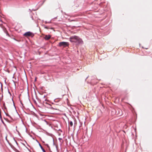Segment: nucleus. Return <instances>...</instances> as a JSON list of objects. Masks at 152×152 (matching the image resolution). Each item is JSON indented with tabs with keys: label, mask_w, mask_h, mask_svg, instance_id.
Listing matches in <instances>:
<instances>
[{
	"label": "nucleus",
	"mask_w": 152,
	"mask_h": 152,
	"mask_svg": "<svg viewBox=\"0 0 152 152\" xmlns=\"http://www.w3.org/2000/svg\"><path fill=\"white\" fill-rule=\"evenodd\" d=\"M69 40L71 42H76L78 44H82L83 43L82 39L76 36L71 37L69 38Z\"/></svg>",
	"instance_id": "1"
},
{
	"label": "nucleus",
	"mask_w": 152,
	"mask_h": 152,
	"mask_svg": "<svg viewBox=\"0 0 152 152\" xmlns=\"http://www.w3.org/2000/svg\"><path fill=\"white\" fill-rule=\"evenodd\" d=\"M34 102L35 103H36V101L35 100H34Z\"/></svg>",
	"instance_id": "13"
},
{
	"label": "nucleus",
	"mask_w": 152,
	"mask_h": 152,
	"mask_svg": "<svg viewBox=\"0 0 152 152\" xmlns=\"http://www.w3.org/2000/svg\"><path fill=\"white\" fill-rule=\"evenodd\" d=\"M51 22V21H45V24H47V23H50Z\"/></svg>",
	"instance_id": "8"
},
{
	"label": "nucleus",
	"mask_w": 152,
	"mask_h": 152,
	"mask_svg": "<svg viewBox=\"0 0 152 152\" xmlns=\"http://www.w3.org/2000/svg\"><path fill=\"white\" fill-rule=\"evenodd\" d=\"M14 39L15 40H16V39Z\"/></svg>",
	"instance_id": "19"
},
{
	"label": "nucleus",
	"mask_w": 152,
	"mask_h": 152,
	"mask_svg": "<svg viewBox=\"0 0 152 152\" xmlns=\"http://www.w3.org/2000/svg\"><path fill=\"white\" fill-rule=\"evenodd\" d=\"M62 139V138H58V140H61Z\"/></svg>",
	"instance_id": "12"
},
{
	"label": "nucleus",
	"mask_w": 152,
	"mask_h": 152,
	"mask_svg": "<svg viewBox=\"0 0 152 152\" xmlns=\"http://www.w3.org/2000/svg\"><path fill=\"white\" fill-rule=\"evenodd\" d=\"M53 144H54V140H53Z\"/></svg>",
	"instance_id": "15"
},
{
	"label": "nucleus",
	"mask_w": 152,
	"mask_h": 152,
	"mask_svg": "<svg viewBox=\"0 0 152 152\" xmlns=\"http://www.w3.org/2000/svg\"><path fill=\"white\" fill-rule=\"evenodd\" d=\"M4 108H5V109H6V107H4Z\"/></svg>",
	"instance_id": "16"
},
{
	"label": "nucleus",
	"mask_w": 152,
	"mask_h": 152,
	"mask_svg": "<svg viewBox=\"0 0 152 152\" xmlns=\"http://www.w3.org/2000/svg\"><path fill=\"white\" fill-rule=\"evenodd\" d=\"M39 145L41 149H42L43 152H46L45 150L42 147V146L39 143Z\"/></svg>",
	"instance_id": "6"
},
{
	"label": "nucleus",
	"mask_w": 152,
	"mask_h": 152,
	"mask_svg": "<svg viewBox=\"0 0 152 152\" xmlns=\"http://www.w3.org/2000/svg\"><path fill=\"white\" fill-rule=\"evenodd\" d=\"M58 45L60 47L63 46L64 47H65L69 46V43L68 42H60L59 43Z\"/></svg>",
	"instance_id": "2"
},
{
	"label": "nucleus",
	"mask_w": 152,
	"mask_h": 152,
	"mask_svg": "<svg viewBox=\"0 0 152 152\" xmlns=\"http://www.w3.org/2000/svg\"><path fill=\"white\" fill-rule=\"evenodd\" d=\"M0 118L1 119H2V116H1V114H0Z\"/></svg>",
	"instance_id": "11"
},
{
	"label": "nucleus",
	"mask_w": 152,
	"mask_h": 152,
	"mask_svg": "<svg viewBox=\"0 0 152 152\" xmlns=\"http://www.w3.org/2000/svg\"><path fill=\"white\" fill-rule=\"evenodd\" d=\"M51 37V36L50 35H46L44 39L46 40H48L50 39Z\"/></svg>",
	"instance_id": "4"
},
{
	"label": "nucleus",
	"mask_w": 152,
	"mask_h": 152,
	"mask_svg": "<svg viewBox=\"0 0 152 152\" xmlns=\"http://www.w3.org/2000/svg\"><path fill=\"white\" fill-rule=\"evenodd\" d=\"M35 81L36 80V78H35Z\"/></svg>",
	"instance_id": "17"
},
{
	"label": "nucleus",
	"mask_w": 152,
	"mask_h": 152,
	"mask_svg": "<svg viewBox=\"0 0 152 152\" xmlns=\"http://www.w3.org/2000/svg\"><path fill=\"white\" fill-rule=\"evenodd\" d=\"M69 126L68 127V129L69 130L70 129V128L69 126H70L71 127H72L73 125V122L71 121H69Z\"/></svg>",
	"instance_id": "5"
},
{
	"label": "nucleus",
	"mask_w": 152,
	"mask_h": 152,
	"mask_svg": "<svg viewBox=\"0 0 152 152\" xmlns=\"http://www.w3.org/2000/svg\"><path fill=\"white\" fill-rule=\"evenodd\" d=\"M45 28H46V29H48V27L47 26H45Z\"/></svg>",
	"instance_id": "10"
},
{
	"label": "nucleus",
	"mask_w": 152,
	"mask_h": 152,
	"mask_svg": "<svg viewBox=\"0 0 152 152\" xmlns=\"http://www.w3.org/2000/svg\"><path fill=\"white\" fill-rule=\"evenodd\" d=\"M45 145H46V146L47 147L49 148V146L48 144H45Z\"/></svg>",
	"instance_id": "9"
},
{
	"label": "nucleus",
	"mask_w": 152,
	"mask_h": 152,
	"mask_svg": "<svg viewBox=\"0 0 152 152\" xmlns=\"http://www.w3.org/2000/svg\"><path fill=\"white\" fill-rule=\"evenodd\" d=\"M5 113V114L6 115L8 116L9 117H10V118H11V119H12V117H11V116L9 115V114H7V113Z\"/></svg>",
	"instance_id": "7"
},
{
	"label": "nucleus",
	"mask_w": 152,
	"mask_h": 152,
	"mask_svg": "<svg viewBox=\"0 0 152 152\" xmlns=\"http://www.w3.org/2000/svg\"><path fill=\"white\" fill-rule=\"evenodd\" d=\"M23 35L26 37L30 36L33 37L34 36V34L33 33L29 31L25 33Z\"/></svg>",
	"instance_id": "3"
},
{
	"label": "nucleus",
	"mask_w": 152,
	"mask_h": 152,
	"mask_svg": "<svg viewBox=\"0 0 152 152\" xmlns=\"http://www.w3.org/2000/svg\"><path fill=\"white\" fill-rule=\"evenodd\" d=\"M31 18H32V19L33 20V17L32 16H31Z\"/></svg>",
	"instance_id": "14"
},
{
	"label": "nucleus",
	"mask_w": 152,
	"mask_h": 152,
	"mask_svg": "<svg viewBox=\"0 0 152 152\" xmlns=\"http://www.w3.org/2000/svg\"><path fill=\"white\" fill-rule=\"evenodd\" d=\"M6 34H7V35H8V34H7V33H6Z\"/></svg>",
	"instance_id": "18"
}]
</instances>
